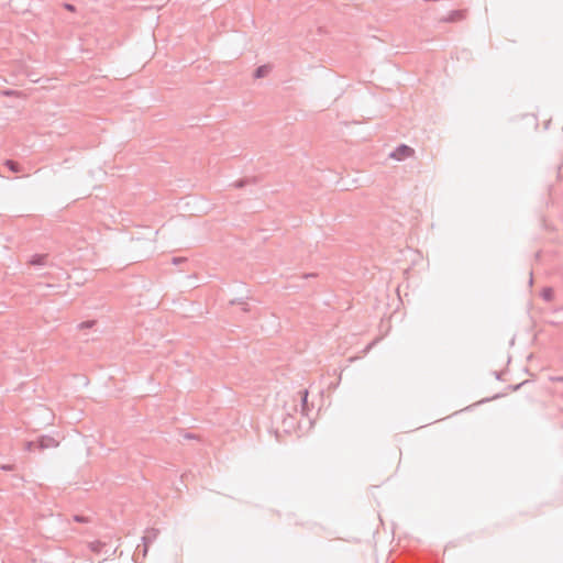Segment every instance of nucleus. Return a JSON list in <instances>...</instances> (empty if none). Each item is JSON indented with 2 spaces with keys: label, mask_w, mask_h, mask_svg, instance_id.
<instances>
[{
  "label": "nucleus",
  "mask_w": 563,
  "mask_h": 563,
  "mask_svg": "<svg viewBox=\"0 0 563 563\" xmlns=\"http://www.w3.org/2000/svg\"><path fill=\"white\" fill-rule=\"evenodd\" d=\"M58 445V442L49 437V435H42L38 438L37 441H29L25 443V449L27 451H33L35 449L38 450H45L51 448H56Z\"/></svg>",
  "instance_id": "f257e3e1"
},
{
  "label": "nucleus",
  "mask_w": 563,
  "mask_h": 563,
  "mask_svg": "<svg viewBox=\"0 0 563 563\" xmlns=\"http://www.w3.org/2000/svg\"><path fill=\"white\" fill-rule=\"evenodd\" d=\"M158 529L150 528L145 530L144 536L142 537V547H143V554L145 555L147 553L148 547L151 543H153L157 537H158Z\"/></svg>",
  "instance_id": "f03ea898"
},
{
  "label": "nucleus",
  "mask_w": 563,
  "mask_h": 563,
  "mask_svg": "<svg viewBox=\"0 0 563 563\" xmlns=\"http://www.w3.org/2000/svg\"><path fill=\"white\" fill-rule=\"evenodd\" d=\"M412 154L413 150L410 146L401 144L390 154V157L397 161H402L410 157Z\"/></svg>",
  "instance_id": "7ed1b4c3"
},
{
  "label": "nucleus",
  "mask_w": 563,
  "mask_h": 563,
  "mask_svg": "<svg viewBox=\"0 0 563 563\" xmlns=\"http://www.w3.org/2000/svg\"><path fill=\"white\" fill-rule=\"evenodd\" d=\"M465 16L464 10H454L446 18L442 19L443 22H457Z\"/></svg>",
  "instance_id": "20e7f679"
},
{
  "label": "nucleus",
  "mask_w": 563,
  "mask_h": 563,
  "mask_svg": "<svg viewBox=\"0 0 563 563\" xmlns=\"http://www.w3.org/2000/svg\"><path fill=\"white\" fill-rule=\"evenodd\" d=\"M47 263V255L46 254H35L30 260V264L34 266H44Z\"/></svg>",
  "instance_id": "39448f33"
},
{
  "label": "nucleus",
  "mask_w": 563,
  "mask_h": 563,
  "mask_svg": "<svg viewBox=\"0 0 563 563\" xmlns=\"http://www.w3.org/2000/svg\"><path fill=\"white\" fill-rule=\"evenodd\" d=\"M299 394L301 395V413L305 416H308V390L303 389L300 390Z\"/></svg>",
  "instance_id": "423d86ee"
},
{
  "label": "nucleus",
  "mask_w": 563,
  "mask_h": 563,
  "mask_svg": "<svg viewBox=\"0 0 563 563\" xmlns=\"http://www.w3.org/2000/svg\"><path fill=\"white\" fill-rule=\"evenodd\" d=\"M271 71V67L268 65H262L257 67L254 71L255 78H263L267 76V74Z\"/></svg>",
  "instance_id": "0eeeda50"
},
{
  "label": "nucleus",
  "mask_w": 563,
  "mask_h": 563,
  "mask_svg": "<svg viewBox=\"0 0 563 563\" xmlns=\"http://www.w3.org/2000/svg\"><path fill=\"white\" fill-rule=\"evenodd\" d=\"M4 165L12 172V173H20L21 172V166L12 161V159H7Z\"/></svg>",
  "instance_id": "6e6552de"
},
{
  "label": "nucleus",
  "mask_w": 563,
  "mask_h": 563,
  "mask_svg": "<svg viewBox=\"0 0 563 563\" xmlns=\"http://www.w3.org/2000/svg\"><path fill=\"white\" fill-rule=\"evenodd\" d=\"M541 297L545 301H551L553 299V297H554L553 289L550 288V287L543 288L542 291H541Z\"/></svg>",
  "instance_id": "1a4fd4ad"
},
{
  "label": "nucleus",
  "mask_w": 563,
  "mask_h": 563,
  "mask_svg": "<svg viewBox=\"0 0 563 563\" xmlns=\"http://www.w3.org/2000/svg\"><path fill=\"white\" fill-rule=\"evenodd\" d=\"M95 323H96L95 320H87V321H84L80 324H78V328L79 329H89V328H92L95 325Z\"/></svg>",
  "instance_id": "9d476101"
},
{
  "label": "nucleus",
  "mask_w": 563,
  "mask_h": 563,
  "mask_svg": "<svg viewBox=\"0 0 563 563\" xmlns=\"http://www.w3.org/2000/svg\"><path fill=\"white\" fill-rule=\"evenodd\" d=\"M247 183H249V180H247V179H241V180H238V181H235V183H234V187H236V188H242V187H244Z\"/></svg>",
  "instance_id": "9b49d317"
},
{
  "label": "nucleus",
  "mask_w": 563,
  "mask_h": 563,
  "mask_svg": "<svg viewBox=\"0 0 563 563\" xmlns=\"http://www.w3.org/2000/svg\"><path fill=\"white\" fill-rule=\"evenodd\" d=\"M550 380L553 383H563V376H551Z\"/></svg>",
  "instance_id": "f8f14e48"
},
{
  "label": "nucleus",
  "mask_w": 563,
  "mask_h": 563,
  "mask_svg": "<svg viewBox=\"0 0 563 563\" xmlns=\"http://www.w3.org/2000/svg\"><path fill=\"white\" fill-rule=\"evenodd\" d=\"M74 519H75L76 521H78V522H86V521H87V518H86V517H84V516H79V515L75 516V517H74Z\"/></svg>",
  "instance_id": "ddd939ff"
},
{
  "label": "nucleus",
  "mask_w": 563,
  "mask_h": 563,
  "mask_svg": "<svg viewBox=\"0 0 563 563\" xmlns=\"http://www.w3.org/2000/svg\"><path fill=\"white\" fill-rule=\"evenodd\" d=\"M2 93L4 96L11 97V96H15L18 92L14 90H4Z\"/></svg>",
  "instance_id": "4468645a"
},
{
  "label": "nucleus",
  "mask_w": 563,
  "mask_h": 563,
  "mask_svg": "<svg viewBox=\"0 0 563 563\" xmlns=\"http://www.w3.org/2000/svg\"><path fill=\"white\" fill-rule=\"evenodd\" d=\"M100 545H101V543H100V542H98V543H92V550H93V551H99V547H100Z\"/></svg>",
  "instance_id": "2eb2a0df"
},
{
  "label": "nucleus",
  "mask_w": 563,
  "mask_h": 563,
  "mask_svg": "<svg viewBox=\"0 0 563 563\" xmlns=\"http://www.w3.org/2000/svg\"><path fill=\"white\" fill-rule=\"evenodd\" d=\"M65 8L69 11H75V7L73 4L66 3Z\"/></svg>",
  "instance_id": "dca6fc26"
},
{
  "label": "nucleus",
  "mask_w": 563,
  "mask_h": 563,
  "mask_svg": "<svg viewBox=\"0 0 563 563\" xmlns=\"http://www.w3.org/2000/svg\"><path fill=\"white\" fill-rule=\"evenodd\" d=\"M183 261H184V260H183V258H180V257H174V258H173L174 264H178V263H180V262H183Z\"/></svg>",
  "instance_id": "f3484780"
},
{
  "label": "nucleus",
  "mask_w": 563,
  "mask_h": 563,
  "mask_svg": "<svg viewBox=\"0 0 563 563\" xmlns=\"http://www.w3.org/2000/svg\"><path fill=\"white\" fill-rule=\"evenodd\" d=\"M2 468H3V470H11V466H10V465H8V466H3Z\"/></svg>",
  "instance_id": "a211bd4d"
}]
</instances>
